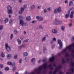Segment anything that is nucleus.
I'll return each instance as SVG.
<instances>
[{
	"instance_id": "50",
	"label": "nucleus",
	"mask_w": 74,
	"mask_h": 74,
	"mask_svg": "<svg viewBox=\"0 0 74 74\" xmlns=\"http://www.w3.org/2000/svg\"><path fill=\"white\" fill-rule=\"evenodd\" d=\"M22 45V46L23 48H24L26 47V44H23L21 45Z\"/></svg>"
},
{
	"instance_id": "4",
	"label": "nucleus",
	"mask_w": 74,
	"mask_h": 74,
	"mask_svg": "<svg viewBox=\"0 0 74 74\" xmlns=\"http://www.w3.org/2000/svg\"><path fill=\"white\" fill-rule=\"evenodd\" d=\"M55 24L56 25H60L62 23V21H59L57 20V19L56 18L55 19Z\"/></svg>"
},
{
	"instance_id": "29",
	"label": "nucleus",
	"mask_w": 74,
	"mask_h": 74,
	"mask_svg": "<svg viewBox=\"0 0 74 74\" xmlns=\"http://www.w3.org/2000/svg\"><path fill=\"white\" fill-rule=\"evenodd\" d=\"M35 7H36V6H35V5H32L31 7V10H33V9H34V8H35Z\"/></svg>"
},
{
	"instance_id": "41",
	"label": "nucleus",
	"mask_w": 74,
	"mask_h": 74,
	"mask_svg": "<svg viewBox=\"0 0 74 74\" xmlns=\"http://www.w3.org/2000/svg\"><path fill=\"white\" fill-rule=\"evenodd\" d=\"M5 71H8L9 70V68H8V67H6L5 68Z\"/></svg>"
},
{
	"instance_id": "62",
	"label": "nucleus",
	"mask_w": 74,
	"mask_h": 74,
	"mask_svg": "<svg viewBox=\"0 0 74 74\" xmlns=\"http://www.w3.org/2000/svg\"><path fill=\"white\" fill-rule=\"evenodd\" d=\"M53 43V40H51L50 42V43L51 44H52Z\"/></svg>"
},
{
	"instance_id": "24",
	"label": "nucleus",
	"mask_w": 74,
	"mask_h": 74,
	"mask_svg": "<svg viewBox=\"0 0 74 74\" xmlns=\"http://www.w3.org/2000/svg\"><path fill=\"white\" fill-rule=\"evenodd\" d=\"M8 65H9V66H12V63L11 62H8L7 63Z\"/></svg>"
},
{
	"instance_id": "40",
	"label": "nucleus",
	"mask_w": 74,
	"mask_h": 74,
	"mask_svg": "<svg viewBox=\"0 0 74 74\" xmlns=\"http://www.w3.org/2000/svg\"><path fill=\"white\" fill-rule=\"evenodd\" d=\"M69 14H66V15H65V18H69Z\"/></svg>"
},
{
	"instance_id": "8",
	"label": "nucleus",
	"mask_w": 74,
	"mask_h": 74,
	"mask_svg": "<svg viewBox=\"0 0 74 74\" xmlns=\"http://www.w3.org/2000/svg\"><path fill=\"white\" fill-rule=\"evenodd\" d=\"M74 14V11H72L71 13V14L70 15V18H73V15Z\"/></svg>"
},
{
	"instance_id": "15",
	"label": "nucleus",
	"mask_w": 74,
	"mask_h": 74,
	"mask_svg": "<svg viewBox=\"0 0 74 74\" xmlns=\"http://www.w3.org/2000/svg\"><path fill=\"white\" fill-rule=\"evenodd\" d=\"M47 48L45 47H43V52L44 53H45L47 52Z\"/></svg>"
},
{
	"instance_id": "11",
	"label": "nucleus",
	"mask_w": 74,
	"mask_h": 74,
	"mask_svg": "<svg viewBox=\"0 0 74 74\" xmlns=\"http://www.w3.org/2000/svg\"><path fill=\"white\" fill-rule=\"evenodd\" d=\"M43 69L44 70H45L46 69H47V63H45L44 64H43Z\"/></svg>"
},
{
	"instance_id": "16",
	"label": "nucleus",
	"mask_w": 74,
	"mask_h": 74,
	"mask_svg": "<svg viewBox=\"0 0 74 74\" xmlns=\"http://www.w3.org/2000/svg\"><path fill=\"white\" fill-rule=\"evenodd\" d=\"M17 42L18 45H21V42L22 41L19 39H18L17 40Z\"/></svg>"
},
{
	"instance_id": "46",
	"label": "nucleus",
	"mask_w": 74,
	"mask_h": 74,
	"mask_svg": "<svg viewBox=\"0 0 74 74\" xmlns=\"http://www.w3.org/2000/svg\"><path fill=\"white\" fill-rule=\"evenodd\" d=\"M0 68L1 69H2L3 68V64H0Z\"/></svg>"
},
{
	"instance_id": "28",
	"label": "nucleus",
	"mask_w": 74,
	"mask_h": 74,
	"mask_svg": "<svg viewBox=\"0 0 74 74\" xmlns=\"http://www.w3.org/2000/svg\"><path fill=\"white\" fill-rule=\"evenodd\" d=\"M31 19L30 17V16H27L26 18V19L27 21H30V20Z\"/></svg>"
},
{
	"instance_id": "42",
	"label": "nucleus",
	"mask_w": 74,
	"mask_h": 74,
	"mask_svg": "<svg viewBox=\"0 0 74 74\" xmlns=\"http://www.w3.org/2000/svg\"><path fill=\"white\" fill-rule=\"evenodd\" d=\"M45 39H46V37H45L43 38L42 40V42H43V41H44L45 40Z\"/></svg>"
},
{
	"instance_id": "38",
	"label": "nucleus",
	"mask_w": 74,
	"mask_h": 74,
	"mask_svg": "<svg viewBox=\"0 0 74 74\" xmlns=\"http://www.w3.org/2000/svg\"><path fill=\"white\" fill-rule=\"evenodd\" d=\"M66 51V49H63L62 52V54H64Z\"/></svg>"
},
{
	"instance_id": "61",
	"label": "nucleus",
	"mask_w": 74,
	"mask_h": 74,
	"mask_svg": "<svg viewBox=\"0 0 74 74\" xmlns=\"http://www.w3.org/2000/svg\"><path fill=\"white\" fill-rule=\"evenodd\" d=\"M70 10H69V11H68V15H69L70 14Z\"/></svg>"
},
{
	"instance_id": "17",
	"label": "nucleus",
	"mask_w": 74,
	"mask_h": 74,
	"mask_svg": "<svg viewBox=\"0 0 74 74\" xmlns=\"http://www.w3.org/2000/svg\"><path fill=\"white\" fill-rule=\"evenodd\" d=\"M12 57V56L11 54H8L7 56V58H8V59H11Z\"/></svg>"
},
{
	"instance_id": "58",
	"label": "nucleus",
	"mask_w": 74,
	"mask_h": 74,
	"mask_svg": "<svg viewBox=\"0 0 74 74\" xmlns=\"http://www.w3.org/2000/svg\"><path fill=\"white\" fill-rule=\"evenodd\" d=\"M12 23V20H10L9 21V23L10 24H11Z\"/></svg>"
},
{
	"instance_id": "45",
	"label": "nucleus",
	"mask_w": 74,
	"mask_h": 74,
	"mask_svg": "<svg viewBox=\"0 0 74 74\" xmlns=\"http://www.w3.org/2000/svg\"><path fill=\"white\" fill-rule=\"evenodd\" d=\"M25 62H27L29 60V59L27 57H25Z\"/></svg>"
},
{
	"instance_id": "20",
	"label": "nucleus",
	"mask_w": 74,
	"mask_h": 74,
	"mask_svg": "<svg viewBox=\"0 0 74 74\" xmlns=\"http://www.w3.org/2000/svg\"><path fill=\"white\" fill-rule=\"evenodd\" d=\"M62 65H60L58 68H56V69H57L58 70V71H59V70L60 69V68H62Z\"/></svg>"
},
{
	"instance_id": "21",
	"label": "nucleus",
	"mask_w": 74,
	"mask_h": 74,
	"mask_svg": "<svg viewBox=\"0 0 74 74\" xmlns=\"http://www.w3.org/2000/svg\"><path fill=\"white\" fill-rule=\"evenodd\" d=\"M27 55H28V54L26 52H25L23 53V56H27Z\"/></svg>"
},
{
	"instance_id": "13",
	"label": "nucleus",
	"mask_w": 74,
	"mask_h": 74,
	"mask_svg": "<svg viewBox=\"0 0 74 74\" xmlns=\"http://www.w3.org/2000/svg\"><path fill=\"white\" fill-rule=\"evenodd\" d=\"M6 49L8 52H10L11 51V49L10 47H7V48H6Z\"/></svg>"
},
{
	"instance_id": "2",
	"label": "nucleus",
	"mask_w": 74,
	"mask_h": 74,
	"mask_svg": "<svg viewBox=\"0 0 74 74\" xmlns=\"http://www.w3.org/2000/svg\"><path fill=\"white\" fill-rule=\"evenodd\" d=\"M7 12L9 14H11L12 13V7L10 5H8L7 6Z\"/></svg>"
},
{
	"instance_id": "52",
	"label": "nucleus",
	"mask_w": 74,
	"mask_h": 74,
	"mask_svg": "<svg viewBox=\"0 0 74 74\" xmlns=\"http://www.w3.org/2000/svg\"><path fill=\"white\" fill-rule=\"evenodd\" d=\"M53 41H56V38H53Z\"/></svg>"
},
{
	"instance_id": "3",
	"label": "nucleus",
	"mask_w": 74,
	"mask_h": 74,
	"mask_svg": "<svg viewBox=\"0 0 74 74\" xmlns=\"http://www.w3.org/2000/svg\"><path fill=\"white\" fill-rule=\"evenodd\" d=\"M58 42V44H59L60 46L59 47V49H61L63 47V43H62V42L61 41V40L59 39L57 40Z\"/></svg>"
},
{
	"instance_id": "22",
	"label": "nucleus",
	"mask_w": 74,
	"mask_h": 74,
	"mask_svg": "<svg viewBox=\"0 0 74 74\" xmlns=\"http://www.w3.org/2000/svg\"><path fill=\"white\" fill-rule=\"evenodd\" d=\"M72 5H73V1H71L69 3V6L70 7H71Z\"/></svg>"
},
{
	"instance_id": "10",
	"label": "nucleus",
	"mask_w": 74,
	"mask_h": 74,
	"mask_svg": "<svg viewBox=\"0 0 74 74\" xmlns=\"http://www.w3.org/2000/svg\"><path fill=\"white\" fill-rule=\"evenodd\" d=\"M54 56H53L51 58H49V60L50 62H52L53 61H54Z\"/></svg>"
},
{
	"instance_id": "44",
	"label": "nucleus",
	"mask_w": 74,
	"mask_h": 74,
	"mask_svg": "<svg viewBox=\"0 0 74 74\" xmlns=\"http://www.w3.org/2000/svg\"><path fill=\"white\" fill-rule=\"evenodd\" d=\"M52 66V64H50L49 65H48L47 66V67L48 68H49V69H50V68H51V66Z\"/></svg>"
},
{
	"instance_id": "51",
	"label": "nucleus",
	"mask_w": 74,
	"mask_h": 74,
	"mask_svg": "<svg viewBox=\"0 0 74 74\" xmlns=\"http://www.w3.org/2000/svg\"><path fill=\"white\" fill-rule=\"evenodd\" d=\"M64 2L65 4H67V3H69V1H67V0H65L64 1Z\"/></svg>"
},
{
	"instance_id": "54",
	"label": "nucleus",
	"mask_w": 74,
	"mask_h": 74,
	"mask_svg": "<svg viewBox=\"0 0 74 74\" xmlns=\"http://www.w3.org/2000/svg\"><path fill=\"white\" fill-rule=\"evenodd\" d=\"M74 7H73L71 8L69 10L71 11V10H74Z\"/></svg>"
},
{
	"instance_id": "5",
	"label": "nucleus",
	"mask_w": 74,
	"mask_h": 74,
	"mask_svg": "<svg viewBox=\"0 0 74 74\" xmlns=\"http://www.w3.org/2000/svg\"><path fill=\"white\" fill-rule=\"evenodd\" d=\"M36 18L37 19H39L38 20V21L39 22H40V21H43V18L41 16H36Z\"/></svg>"
},
{
	"instance_id": "26",
	"label": "nucleus",
	"mask_w": 74,
	"mask_h": 74,
	"mask_svg": "<svg viewBox=\"0 0 74 74\" xmlns=\"http://www.w3.org/2000/svg\"><path fill=\"white\" fill-rule=\"evenodd\" d=\"M1 57H2V58H4V56H5V55L3 53V52H2L1 53Z\"/></svg>"
},
{
	"instance_id": "57",
	"label": "nucleus",
	"mask_w": 74,
	"mask_h": 74,
	"mask_svg": "<svg viewBox=\"0 0 74 74\" xmlns=\"http://www.w3.org/2000/svg\"><path fill=\"white\" fill-rule=\"evenodd\" d=\"M22 62V59H21L19 61V63H21Z\"/></svg>"
},
{
	"instance_id": "56",
	"label": "nucleus",
	"mask_w": 74,
	"mask_h": 74,
	"mask_svg": "<svg viewBox=\"0 0 74 74\" xmlns=\"http://www.w3.org/2000/svg\"><path fill=\"white\" fill-rule=\"evenodd\" d=\"M53 66L54 67H56V68H57V66L56 65V64H53Z\"/></svg>"
},
{
	"instance_id": "31",
	"label": "nucleus",
	"mask_w": 74,
	"mask_h": 74,
	"mask_svg": "<svg viewBox=\"0 0 74 74\" xmlns=\"http://www.w3.org/2000/svg\"><path fill=\"white\" fill-rule=\"evenodd\" d=\"M28 41H29V39L27 38V39L24 40H23V42H27Z\"/></svg>"
},
{
	"instance_id": "39",
	"label": "nucleus",
	"mask_w": 74,
	"mask_h": 74,
	"mask_svg": "<svg viewBox=\"0 0 74 74\" xmlns=\"http://www.w3.org/2000/svg\"><path fill=\"white\" fill-rule=\"evenodd\" d=\"M43 12L44 13H47V9L45 8L43 10Z\"/></svg>"
},
{
	"instance_id": "18",
	"label": "nucleus",
	"mask_w": 74,
	"mask_h": 74,
	"mask_svg": "<svg viewBox=\"0 0 74 74\" xmlns=\"http://www.w3.org/2000/svg\"><path fill=\"white\" fill-rule=\"evenodd\" d=\"M62 64H65L66 63V62L65 61V60H64V59L63 58H62Z\"/></svg>"
},
{
	"instance_id": "6",
	"label": "nucleus",
	"mask_w": 74,
	"mask_h": 74,
	"mask_svg": "<svg viewBox=\"0 0 74 74\" xmlns=\"http://www.w3.org/2000/svg\"><path fill=\"white\" fill-rule=\"evenodd\" d=\"M25 7H21L20 10H19L18 11V14H22L23 13V12L25 10Z\"/></svg>"
},
{
	"instance_id": "23",
	"label": "nucleus",
	"mask_w": 74,
	"mask_h": 74,
	"mask_svg": "<svg viewBox=\"0 0 74 74\" xmlns=\"http://www.w3.org/2000/svg\"><path fill=\"white\" fill-rule=\"evenodd\" d=\"M70 63H71V66L72 67H74V62L71 61L70 62Z\"/></svg>"
},
{
	"instance_id": "19",
	"label": "nucleus",
	"mask_w": 74,
	"mask_h": 74,
	"mask_svg": "<svg viewBox=\"0 0 74 74\" xmlns=\"http://www.w3.org/2000/svg\"><path fill=\"white\" fill-rule=\"evenodd\" d=\"M57 71H58V69H55L54 71L53 72V74H56L57 73Z\"/></svg>"
},
{
	"instance_id": "49",
	"label": "nucleus",
	"mask_w": 74,
	"mask_h": 74,
	"mask_svg": "<svg viewBox=\"0 0 74 74\" xmlns=\"http://www.w3.org/2000/svg\"><path fill=\"white\" fill-rule=\"evenodd\" d=\"M10 37L11 39H12V38H13V34H11Z\"/></svg>"
},
{
	"instance_id": "1",
	"label": "nucleus",
	"mask_w": 74,
	"mask_h": 74,
	"mask_svg": "<svg viewBox=\"0 0 74 74\" xmlns=\"http://www.w3.org/2000/svg\"><path fill=\"white\" fill-rule=\"evenodd\" d=\"M66 48H68L70 52H71V55L74 58V43H72L67 47Z\"/></svg>"
},
{
	"instance_id": "32",
	"label": "nucleus",
	"mask_w": 74,
	"mask_h": 74,
	"mask_svg": "<svg viewBox=\"0 0 74 74\" xmlns=\"http://www.w3.org/2000/svg\"><path fill=\"white\" fill-rule=\"evenodd\" d=\"M39 28L40 29H43L42 25H40L39 26Z\"/></svg>"
},
{
	"instance_id": "12",
	"label": "nucleus",
	"mask_w": 74,
	"mask_h": 74,
	"mask_svg": "<svg viewBox=\"0 0 74 74\" xmlns=\"http://www.w3.org/2000/svg\"><path fill=\"white\" fill-rule=\"evenodd\" d=\"M57 11L58 13H60L62 12V10L61 9V8L59 7L58 9H57Z\"/></svg>"
},
{
	"instance_id": "59",
	"label": "nucleus",
	"mask_w": 74,
	"mask_h": 74,
	"mask_svg": "<svg viewBox=\"0 0 74 74\" xmlns=\"http://www.w3.org/2000/svg\"><path fill=\"white\" fill-rule=\"evenodd\" d=\"M74 40V36H73L72 38L71 41H73Z\"/></svg>"
},
{
	"instance_id": "9",
	"label": "nucleus",
	"mask_w": 74,
	"mask_h": 74,
	"mask_svg": "<svg viewBox=\"0 0 74 74\" xmlns=\"http://www.w3.org/2000/svg\"><path fill=\"white\" fill-rule=\"evenodd\" d=\"M20 24L22 25V26H23L24 25V21L22 20H20Z\"/></svg>"
},
{
	"instance_id": "64",
	"label": "nucleus",
	"mask_w": 74,
	"mask_h": 74,
	"mask_svg": "<svg viewBox=\"0 0 74 74\" xmlns=\"http://www.w3.org/2000/svg\"><path fill=\"white\" fill-rule=\"evenodd\" d=\"M49 74H53V72H52V71H51L49 73Z\"/></svg>"
},
{
	"instance_id": "27",
	"label": "nucleus",
	"mask_w": 74,
	"mask_h": 74,
	"mask_svg": "<svg viewBox=\"0 0 74 74\" xmlns=\"http://www.w3.org/2000/svg\"><path fill=\"white\" fill-rule=\"evenodd\" d=\"M74 70V68H71L70 69V71H71V73H73Z\"/></svg>"
},
{
	"instance_id": "47",
	"label": "nucleus",
	"mask_w": 74,
	"mask_h": 74,
	"mask_svg": "<svg viewBox=\"0 0 74 74\" xmlns=\"http://www.w3.org/2000/svg\"><path fill=\"white\" fill-rule=\"evenodd\" d=\"M16 69V67H15V66L13 67L12 69L13 71H14Z\"/></svg>"
},
{
	"instance_id": "30",
	"label": "nucleus",
	"mask_w": 74,
	"mask_h": 74,
	"mask_svg": "<svg viewBox=\"0 0 74 74\" xmlns=\"http://www.w3.org/2000/svg\"><path fill=\"white\" fill-rule=\"evenodd\" d=\"M14 34H16L18 33V31H17V30L16 29L14 30Z\"/></svg>"
},
{
	"instance_id": "53",
	"label": "nucleus",
	"mask_w": 74,
	"mask_h": 74,
	"mask_svg": "<svg viewBox=\"0 0 74 74\" xmlns=\"http://www.w3.org/2000/svg\"><path fill=\"white\" fill-rule=\"evenodd\" d=\"M55 45H53L52 46H51V48L52 49H53L55 48Z\"/></svg>"
},
{
	"instance_id": "35",
	"label": "nucleus",
	"mask_w": 74,
	"mask_h": 74,
	"mask_svg": "<svg viewBox=\"0 0 74 74\" xmlns=\"http://www.w3.org/2000/svg\"><path fill=\"white\" fill-rule=\"evenodd\" d=\"M61 30L62 31H64V26H62L61 27Z\"/></svg>"
},
{
	"instance_id": "48",
	"label": "nucleus",
	"mask_w": 74,
	"mask_h": 74,
	"mask_svg": "<svg viewBox=\"0 0 74 74\" xmlns=\"http://www.w3.org/2000/svg\"><path fill=\"white\" fill-rule=\"evenodd\" d=\"M5 47H6V48H7L8 47H9V46H8V44L7 43L5 44Z\"/></svg>"
},
{
	"instance_id": "25",
	"label": "nucleus",
	"mask_w": 74,
	"mask_h": 74,
	"mask_svg": "<svg viewBox=\"0 0 74 74\" xmlns=\"http://www.w3.org/2000/svg\"><path fill=\"white\" fill-rule=\"evenodd\" d=\"M53 12L54 14H56L58 12V8H56L54 9Z\"/></svg>"
},
{
	"instance_id": "33",
	"label": "nucleus",
	"mask_w": 74,
	"mask_h": 74,
	"mask_svg": "<svg viewBox=\"0 0 74 74\" xmlns=\"http://www.w3.org/2000/svg\"><path fill=\"white\" fill-rule=\"evenodd\" d=\"M8 21H9L8 19L6 18L4 22L5 23H7V22H8Z\"/></svg>"
},
{
	"instance_id": "55",
	"label": "nucleus",
	"mask_w": 74,
	"mask_h": 74,
	"mask_svg": "<svg viewBox=\"0 0 74 74\" xmlns=\"http://www.w3.org/2000/svg\"><path fill=\"white\" fill-rule=\"evenodd\" d=\"M19 47L20 48V49H22V48H23V47L22 46V45H21V46H19Z\"/></svg>"
},
{
	"instance_id": "36",
	"label": "nucleus",
	"mask_w": 74,
	"mask_h": 74,
	"mask_svg": "<svg viewBox=\"0 0 74 74\" xmlns=\"http://www.w3.org/2000/svg\"><path fill=\"white\" fill-rule=\"evenodd\" d=\"M3 29V25H0V30H2Z\"/></svg>"
},
{
	"instance_id": "43",
	"label": "nucleus",
	"mask_w": 74,
	"mask_h": 74,
	"mask_svg": "<svg viewBox=\"0 0 74 74\" xmlns=\"http://www.w3.org/2000/svg\"><path fill=\"white\" fill-rule=\"evenodd\" d=\"M19 19H23V17L22 16H19L18 17Z\"/></svg>"
},
{
	"instance_id": "60",
	"label": "nucleus",
	"mask_w": 74,
	"mask_h": 74,
	"mask_svg": "<svg viewBox=\"0 0 74 74\" xmlns=\"http://www.w3.org/2000/svg\"><path fill=\"white\" fill-rule=\"evenodd\" d=\"M22 0H18V2L19 3H22Z\"/></svg>"
},
{
	"instance_id": "34",
	"label": "nucleus",
	"mask_w": 74,
	"mask_h": 74,
	"mask_svg": "<svg viewBox=\"0 0 74 74\" xmlns=\"http://www.w3.org/2000/svg\"><path fill=\"white\" fill-rule=\"evenodd\" d=\"M13 58L14 59H17V55H16L15 56H14Z\"/></svg>"
},
{
	"instance_id": "63",
	"label": "nucleus",
	"mask_w": 74,
	"mask_h": 74,
	"mask_svg": "<svg viewBox=\"0 0 74 74\" xmlns=\"http://www.w3.org/2000/svg\"><path fill=\"white\" fill-rule=\"evenodd\" d=\"M47 10H48L49 11H50V10H51V8H47Z\"/></svg>"
},
{
	"instance_id": "14",
	"label": "nucleus",
	"mask_w": 74,
	"mask_h": 74,
	"mask_svg": "<svg viewBox=\"0 0 74 74\" xmlns=\"http://www.w3.org/2000/svg\"><path fill=\"white\" fill-rule=\"evenodd\" d=\"M52 33H54L55 34H57L58 32L56 30L53 29L52 30Z\"/></svg>"
},
{
	"instance_id": "7",
	"label": "nucleus",
	"mask_w": 74,
	"mask_h": 74,
	"mask_svg": "<svg viewBox=\"0 0 74 74\" xmlns=\"http://www.w3.org/2000/svg\"><path fill=\"white\" fill-rule=\"evenodd\" d=\"M69 53H67L65 54V56L66 58V60H67V62H69V61L70 60V58H67L69 57Z\"/></svg>"
},
{
	"instance_id": "37",
	"label": "nucleus",
	"mask_w": 74,
	"mask_h": 74,
	"mask_svg": "<svg viewBox=\"0 0 74 74\" xmlns=\"http://www.w3.org/2000/svg\"><path fill=\"white\" fill-rule=\"evenodd\" d=\"M35 59H35L34 58H32L31 60L32 62H34L35 61Z\"/></svg>"
}]
</instances>
